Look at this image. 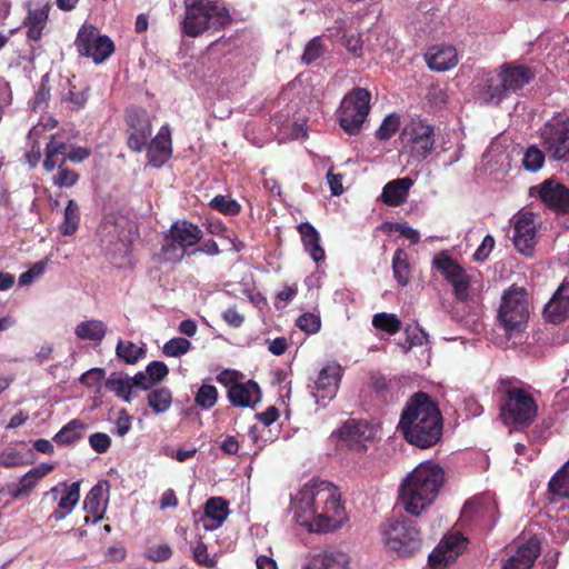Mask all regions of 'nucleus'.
Masks as SVG:
<instances>
[{
  "instance_id": "9b49d317",
  "label": "nucleus",
  "mask_w": 569,
  "mask_h": 569,
  "mask_svg": "<svg viewBox=\"0 0 569 569\" xmlns=\"http://www.w3.org/2000/svg\"><path fill=\"white\" fill-rule=\"evenodd\" d=\"M500 419L505 426L529 427L538 411L531 393H503L499 400Z\"/></svg>"
},
{
  "instance_id": "49530a36",
  "label": "nucleus",
  "mask_w": 569,
  "mask_h": 569,
  "mask_svg": "<svg viewBox=\"0 0 569 569\" xmlns=\"http://www.w3.org/2000/svg\"><path fill=\"white\" fill-rule=\"evenodd\" d=\"M106 372L102 368H92L80 377V382L83 387L89 389H94L96 391H100L103 382L106 383Z\"/></svg>"
},
{
  "instance_id": "c9c22d12",
  "label": "nucleus",
  "mask_w": 569,
  "mask_h": 569,
  "mask_svg": "<svg viewBox=\"0 0 569 569\" xmlns=\"http://www.w3.org/2000/svg\"><path fill=\"white\" fill-rule=\"evenodd\" d=\"M108 486L109 483L107 480L99 481L90 489L84 498L83 508L89 515L93 516V522H98L102 519L103 509L101 508V499L103 496L104 487Z\"/></svg>"
},
{
  "instance_id": "052dcab7",
  "label": "nucleus",
  "mask_w": 569,
  "mask_h": 569,
  "mask_svg": "<svg viewBox=\"0 0 569 569\" xmlns=\"http://www.w3.org/2000/svg\"><path fill=\"white\" fill-rule=\"evenodd\" d=\"M89 445L97 453H104L111 446V439L107 433L96 432L89 437Z\"/></svg>"
},
{
  "instance_id": "c85d7f7f",
  "label": "nucleus",
  "mask_w": 569,
  "mask_h": 569,
  "mask_svg": "<svg viewBox=\"0 0 569 569\" xmlns=\"http://www.w3.org/2000/svg\"><path fill=\"white\" fill-rule=\"evenodd\" d=\"M229 515V507L226 499L222 497L209 498L204 503V518L203 529L212 531L219 528Z\"/></svg>"
},
{
  "instance_id": "37998d69",
  "label": "nucleus",
  "mask_w": 569,
  "mask_h": 569,
  "mask_svg": "<svg viewBox=\"0 0 569 569\" xmlns=\"http://www.w3.org/2000/svg\"><path fill=\"white\" fill-rule=\"evenodd\" d=\"M372 326L389 335L397 333L401 328V321L393 313L380 312L373 316Z\"/></svg>"
},
{
  "instance_id": "b1692460",
  "label": "nucleus",
  "mask_w": 569,
  "mask_h": 569,
  "mask_svg": "<svg viewBox=\"0 0 569 569\" xmlns=\"http://www.w3.org/2000/svg\"><path fill=\"white\" fill-rule=\"evenodd\" d=\"M51 4L50 0H33L24 20L28 28L27 37L30 40L38 41L42 36Z\"/></svg>"
},
{
  "instance_id": "4468645a",
  "label": "nucleus",
  "mask_w": 569,
  "mask_h": 569,
  "mask_svg": "<svg viewBox=\"0 0 569 569\" xmlns=\"http://www.w3.org/2000/svg\"><path fill=\"white\" fill-rule=\"evenodd\" d=\"M202 237L198 226L187 222H174L166 237L162 252L168 261H179L183 258L188 247L194 246Z\"/></svg>"
},
{
  "instance_id": "69168bd1",
  "label": "nucleus",
  "mask_w": 569,
  "mask_h": 569,
  "mask_svg": "<svg viewBox=\"0 0 569 569\" xmlns=\"http://www.w3.org/2000/svg\"><path fill=\"white\" fill-rule=\"evenodd\" d=\"M67 159H64L62 156H59L52 151H49L46 149V158L43 161V167L47 171H53L56 168L59 169V167H63Z\"/></svg>"
},
{
  "instance_id": "de8ad7c7",
  "label": "nucleus",
  "mask_w": 569,
  "mask_h": 569,
  "mask_svg": "<svg viewBox=\"0 0 569 569\" xmlns=\"http://www.w3.org/2000/svg\"><path fill=\"white\" fill-rule=\"evenodd\" d=\"M192 558L199 566L208 569H213L217 566V559L214 556H210L208 552L207 545L200 538L197 545L192 548Z\"/></svg>"
},
{
  "instance_id": "423d86ee",
  "label": "nucleus",
  "mask_w": 569,
  "mask_h": 569,
  "mask_svg": "<svg viewBox=\"0 0 569 569\" xmlns=\"http://www.w3.org/2000/svg\"><path fill=\"white\" fill-rule=\"evenodd\" d=\"M385 545L400 557L420 551L422 538L416 521L405 516L391 517L381 527Z\"/></svg>"
},
{
  "instance_id": "58836bf2",
  "label": "nucleus",
  "mask_w": 569,
  "mask_h": 569,
  "mask_svg": "<svg viewBox=\"0 0 569 569\" xmlns=\"http://www.w3.org/2000/svg\"><path fill=\"white\" fill-rule=\"evenodd\" d=\"M80 222V209L78 203L70 199L64 209L63 221L60 224V231L64 236H71L78 229Z\"/></svg>"
},
{
  "instance_id": "5fc2aeb1",
  "label": "nucleus",
  "mask_w": 569,
  "mask_h": 569,
  "mask_svg": "<svg viewBox=\"0 0 569 569\" xmlns=\"http://www.w3.org/2000/svg\"><path fill=\"white\" fill-rule=\"evenodd\" d=\"M399 128V118L396 114H389L385 118L381 126L377 130V138L380 140L390 139Z\"/></svg>"
},
{
  "instance_id": "603ef678",
  "label": "nucleus",
  "mask_w": 569,
  "mask_h": 569,
  "mask_svg": "<svg viewBox=\"0 0 569 569\" xmlns=\"http://www.w3.org/2000/svg\"><path fill=\"white\" fill-rule=\"evenodd\" d=\"M78 180V173L66 167H59L58 172L52 178L53 184L59 188H71Z\"/></svg>"
},
{
  "instance_id": "4c0bfd02",
  "label": "nucleus",
  "mask_w": 569,
  "mask_h": 569,
  "mask_svg": "<svg viewBox=\"0 0 569 569\" xmlns=\"http://www.w3.org/2000/svg\"><path fill=\"white\" fill-rule=\"evenodd\" d=\"M116 353L119 359L128 365H134L146 356L143 348L131 341H124L121 339L117 343Z\"/></svg>"
},
{
  "instance_id": "13d9d810",
  "label": "nucleus",
  "mask_w": 569,
  "mask_h": 569,
  "mask_svg": "<svg viewBox=\"0 0 569 569\" xmlns=\"http://www.w3.org/2000/svg\"><path fill=\"white\" fill-rule=\"evenodd\" d=\"M406 333L407 340L403 345L405 352L409 351L415 346H423L428 342V335L421 328H416L413 330L407 328Z\"/></svg>"
},
{
  "instance_id": "393cba45",
  "label": "nucleus",
  "mask_w": 569,
  "mask_h": 569,
  "mask_svg": "<svg viewBox=\"0 0 569 569\" xmlns=\"http://www.w3.org/2000/svg\"><path fill=\"white\" fill-rule=\"evenodd\" d=\"M548 322L558 325L569 315V283L563 281L543 309Z\"/></svg>"
},
{
  "instance_id": "1a4fd4ad",
  "label": "nucleus",
  "mask_w": 569,
  "mask_h": 569,
  "mask_svg": "<svg viewBox=\"0 0 569 569\" xmlns=\"http://www.w3.org/2000/svg\"><path fill=\"white\" fill-rule=\"evenodd\" d=\"M370 92L363 88H356L343 97L337 116L346 133L356 136L361 131L370 112Z\"/></svg>"
},
{
  "instance_id": "4be33fe9",
  "label": "nucleus",
  "mask_w": 569,
  "mask_h": 569,
  "mask_svg": "<svg viewBox=\"0 0 569 569\" xmlns=\"http://www.w3.org/2000/svg\"><path fill=\"white\" fill-rule=\"evenodd\" d=\"M541 552V543L537 537L519 541L515 551L506 561L503 569H530Z\"/></svg>"
},
{
  "instance_id": "f257e3e1",
  "label": "nucleus",
  "mask_w": 569,
  "mask_h": 569,
  "mask_svg": "<svg viewBox=\"0 0 569 569\" xmlns=\"http://www.w3.org/2000/svg\"><path fill=\"white\" fill-rule=\"evenodd\" d=\"M290 502L296 521L310 532L332 531L347 519L340 493L328 481H308Z\"/></svg>"
},
{
  "instance_id": "f8f14e48",
  "label": "nucleus",
  "mask_w": 569,
  "mask_h": 569,
  "mask_svg": "<svg viewBox=\"0 0 569 569\" xmlns=\"http://www.w3.org/2000/svg\"><path fill=\"white\" fill-rule=\"evenodd\" d=\"M169 370L164 362L152 361L144 371H140L133 377L123 372H112L106 381L107 391H131L133 387L144 390L160 382Z\"/></svg>"
},
{
  "instance_id": "bf43d9fd",
  "label": "nucleus",
  "mask_w": 569,
  "mask_h": 569,
  "mask_svg": "<svg viewBox=\"0 0 569 569\" xmlns=\"http://www.w3.org/2000/svg\"><path fill=\"white\" fill-rule=\"evenodd\" d=\"M530 387L515 377L500 378L496 391H529Z\"/></svg>"
},
{
  "instance_id": "864d4df0",
  "label": "nucleus",
  "mask_w": 569,
  "mask_h": 569,
  "mask_svg": "<svg viewBox=\"0 0 569 569\" xmlns=\"http://www.w3.org/2000/svg\"><path fill=\"white\" fill-rule=\"evenodd\" d=\"M322 53H323L322 39L320 37H316L307 43L301 59L306 64H310L313 61H316Z\"/></svg>"
},
{
  "instance_id": "cd10ccee",
  "label": "nucleus",
  "mask_w": 569,
  "mask_h": 569,
  "mask_svg": "<svg viewBox=\"0 0 569 569\" xmlns=\"http://www.w3.org/2000/svg\"><path fill=\"white\" fill-rule=\"evenodd\" d=\"M428 67L435 71H447L458 63V53L452 46H435L426 54Z\"/></svg>"
},
{
  "instance_id": "c03bdc74",
  "label": "nucleus",
  "mask_w": 569,
  "mask_h": 569,
  "mask_svg": "<svg viewBox=\"0 0 569 569\" xmlns=\"http://www.w3.org/2000/svg\"><path fill=\"white\" fill-rule=\"evenodd\" d=\"M546 157L547 154L542 148L530 146L523 154L522 164L526 170L536 172L542 168Z\"/></svg>"
},
{
  "instance_id": "a211bd4d",
  "label": "nucleus",
  "mask_w": 569,
  "mask_h": 569,
  "mask_svg": "<svg viewBox=\"0 0 569 569\" xmlns=\"http://www.w3.org/2000/svg\"><path fill=\"white\" fill-rule=\"evenodd\" d=\"M530 196L539 198L545 206L557 213L569 212V188L556 179H547L531 187Z\"/></svg>"
},
{
  "instance_id": "aec40b11",
  "label": "nucleus",
  "mask_w": 569,
  "mask_h": 569,
  "mask_svg": "<svg viewBox=\"0 0 569 569\" xmlns=\"http://www.w3.org/2000/svg\"><path fill=\"white\" fill-rule=\"evenodd\" d=\"M129 127L128 147L133 151H142L151 136L152 127L146 110L130 108L127 111Z\"/></svg>"
},
{
  "instance_id": "6ab92c4d",
  "label": "nucleus",
  "mask_w": 569,
  "mask_h": 569,
  "mask_svg": "<svg viewBox=\"0 0 569 569\" xmlns=\"http://www.w3.org/2000/svg\"><path fill=\"white\" fill-rule=\"evenodd\" d=\"M537 217L531 211L518 213L513 219V244L523 256L530 257L537 243Z\"/></svg>"
},
{
  "instance_id": "dca6fc26",
  "label": "nucleus",
  "mask_w": 569,
  "mask_h": 569,
  "mask_svg": "<svg viewBox=\"0 0 569 569\" xmlns=\"http://www.w3.org/2000/svg\"><path fill=\"white\" fill-rule=\"evenodd\" d=\"M377 428L365 419H348L338 429L339 440L351 451L362 452L377 436Z\"/></svg>"
},
{
  "instance_id": "79ce46f5",
  "label": "nucleus",
  "mask_w": 569,
  "mask_h": 569,
  "mask_svg": "<svg viewBox=\"0 0 569 569\" xmlns=\"http://www.w3.org/2000/svg\"><path fill=\"white\" fill-rule=\"evenodd\" d=\"M244 376L237 370H223L217 376V381L228 391H250L243 386Z\"/></svg>"
},
{
  "instance_id": "0e129e2a",
  "label": "nucleus",
  "mask_w": 569,
  "mask_h": 569,
  "mask_svg": "<svg viewBox=\"0 0 569 569\" xmlns=\"http://www.w3.org/2000/svg\"><path fill=\"white\" fill-rule=\"evenodd\" d=\"M131 428V417L128 415V412L122 409L119 411V415L114 421V432L119 437H123L129 432Z\"/></svg>"
},
{
  "instance_id": "6e6552de",
  "label": "nucleus",
  "mask_w": 569,
  "mask_h": 569,
  "mask_svg": "<svg viewBox=\"0 0 569 569\" xmlns=\"http://www.w3.org/2000/svg\"><path fill=\"white\" fill-rule=\"evenodd\" d=\"M540 146L552 161H569V116L559 113L539 131Z\"/></svg>"
},
{
  "instance_id": "680f3d73",
  "label": "nucleus",
  "mask_w": 569,
  "mask_h": 569,
  "mask_svg": "<svg viewBox=\"0 0 569 569\" xmlns=\"http://www.w3.org/2000/svg\"><path fill=\"white\" fill-rule=\"evenodd\" d=\"M172 556V550L169 545H158L150 547L147 550V558L156 561L161 562L168 560Z\"/></svg>"
},
{
  "instance_id": "412c9836",
  "label": "nucleus",
  "mask_w": 569,
  "mask_h": 569,
  "mask_svg": "<svg viewBox=\"0 0 569 569\" xmlns=\"http://www.w3.org/2000/svg\"><path fill=\"white\" fill-rule=\"evenodd\" d=\"M468 539L460 532L446 535L429 555V563L432 568L448 565L453 561L467 548Z\"/></svg>"
},
{
  "instance_id": "3c124183",
  "label": "nucleus",
  "mask_w": 569,
  "mask_h": 569,
  "mask_svg": "<svg viewBox=\"0 0 569 569\" xmlns=\"http://www.w3.org/2000/svg\"><path fill=\"white\" fill-rule=\"evenodd\" d=\"M191 343L186 338H172L163 346V353L167 357H180L188 352Z\"/></svg>"
},
{
  "instance_id": "0eeeda50",
  "label": "nucleus",
  "mask_w": 569,
  "mask_h": 569,
  "mask_svg": "<svg viewBox=\"0 0 569 569\" xmlns=\"http://www.w3.org/2000/svg\"><path fill=\"white\" fill-rule=\"evenodd\" d=\"M533 78L531 70L525 66L505 63L497 74H488L481 91L487 103H499L509 93L522 89Z\"/></svg>"
},
{
  "instance_id": "7ed1b4c3",
  "label": "nucleus",
  "mask_w": 569,
  "mask_h": 569,
  "mask_svg": "<svg viewBox=\"0 0 569 569\" xmlns=\"http://www.w3.org/2000/svg\"><path fill=\"white\" fill-rule=\"evenodd\" d=\"M445 483V470L432 461L417 466L402 481L399 495L405 510L419 516L432 505Z\"/></svg>"
},
{
  "instance_id": "c756f323",
  "label": "nucleus",
  "mask_w": 569,
  "mask_h": 569,
  "mask_svg": "<svg viewBox=\"0 0 569 569\" xmlns=\"http://www.w3.org/2000/svg\"><path fill=\"white\" fill-rule=\"evenodd\" d=\"M297 229L300 233L306 252H308L316 263L323 261L326 253L320 243L321 239L318 230L310 222H301Z\"/></svg>"
},
{
  "instance_id": "a19ab883",
  "label": "nucleus",
  "mask_w": 569,
  "mask_h": 569,
  "mask_svg": "<svg viewBox=\"0 0 569 569\" xmlns=\"http://www.w3.org/2000/svg\"><path fill=\"white\" fill-rule=\"evenodd\" d=\"M38 480L28 471L24 473L17 483L8 486V492L12 499H20L27 497L37 487Z\"/></svg>"
},
{
  "instance_id": "a18cd8bd",
  "label": "nucleus",
  "mask_w": 569,
  "mask_h": 569,
  "mask_svg": "<svg viewBox=\"0 0 569 569\" xmlns=\"http://www.w3.org/2000/svg\"><path fill=\"white\" fill-rule=\"evenodd\" d=\"M48 267V259L34 262L26 272L19 276L18 283L21 287L30 286L36 280L40 279Z\"/></svg>"
},
{
  "instance_id": "bb28decb",
  "label": "nucleus",
  "mask_w": 569,
  "mask_h": 569,
  "mask_svg": "<svg viewBox=\"0 0 569 569\" xmlns=\"http://www.w3.org/2000/svg\"><path fill=\"white\" fill-rule=\"evenodd\" d=\"M60 486L62 488L61 496L59 497L57 508L50 516L56 521H61L70 515L80 499V481H74L70 485L62 482Z\"/></svg>"
},
{
  "instance_id": "f03ea898",
  "label": "nucleus",
  "mask_w": 569,
  "mask_h": 569,
  "mask_svg": "<svg viewBox=\"0 0 569 569\" xmlns=\"http://www.w3.org/2000/svg\"><path fill=\"white\" fill-rule=\"evenodd\" d=\"M399 429L407 442L420 449L436 446L442 439L443 419L438 405L428 393H413L403 408Z\"/></svg>"
},
{
  "instance_id": "ea45409f",
  "label": "nucleus",
  "mask_w": 569,
  "mask_h": 569,
  "mask_svg": "<svg viewBox=\"0 0 569 569\" xmlns=\"http://www.w3.org/2000/svg\"><path fill=\"white\" fill-rule=\"evenodd\" d=\"M549 490L555 495L569 497V460L550 479Z\"/></svg>"
},
{
  "instance_id": "a878e982",
  "label": "nucleus",
  "mask_w": 569,
  "mask_h": 569,
  "mask_svg": "<svg viewBox=\"0 0 569 569\" xmlns=\"http://www.w3.org/2000/svg\"><path fill=\"white\" fill-rule=\"evenodd\" d=\"M493 509L492 502L476 497L466 501L461 510L460 520L462 523L487 525L492 522Z\"/></svg>"
},
{
  "instance_id": "2eb2a0df",
  "label": "nucleus",
  "mask_w": 569,
  "mask_h": 569,
  "mask_svg": "<svg viewBox=\"0 0 569 569\" xmlns=\"http://www.w3.org/2000/svg\"><path fill=\"white\" fill-rule=\"evenodd\" d=\"M76 46L80 54L92 58L97 64L107 60L114 51L111 39L101 36L92 26H83L79 30Z\"/></svg>"
},
{
  "instance_id": "f704fd0d",
  "label": "nucleus",
  "mask_w": 569,
  "mask_h": 569,
  "mask_svg": "<svg viewBox=\"0 0 569 569\" xmlns=\"http://www.w3.org/2000/svg\"><path fill=\"white\" fill-rule=\"evenodd\" d=\"M84 430L86 425L78 419H73L63 426L52 440L59 446H71L83 438Z\"/></svg>"
},
{
  "instance_id": "7c9ffc66",
  "label": "nucleus",
  "mask_w": 569,
  "mask_h": 569,
  "mask_svg": "<svg viewBox=\"0 0 569 569\" xmlns=\"http://www.w3.org/2000/svg\"><path fill=\"white\" fill-rule=\"evenodd\" d=\"M413 181L411 178L405 177L388 182L381 193V199L387 206L396 207L403 203L408 197L409 190Z\"/></svg>"
},
{
  "instance_id": "72a5a7b5",
  "label": "nucleus",
  "mask_w": 569,
  "mask_h": 569,
  "mask_svg": "<svg viewBox=\"0 0 569 569\" xmlns=\"http://www.w3.org/2000/svg\"><path fill=\"white\" fill-rule=\"evenodd\" d=\"M343 369L337 362L327 363L319 372L317 388L322 391H337L340 387Z\"/></svg>"
},
{
  "instance_id": "4d7b16f0",
  "label": "nucleus",
  "mask_w": 569,
  "mask_h": 569,
  "mask_svg": "<svg viewBox=\"0 0 569 569\" xmlns=\"http://www.w3.org/2000/svg\"><path fill=\"white\" fill-rule=\"evenodd\" d=\"M172 393H148V403L156 413L164 412L171 406Z\"/></svg>"
},
{
  "instance_id": "ddd939ff",
  "label": "nucleus",
  "mask_w": 569,
  "mask_h": 569,
  "mask_svg": "<svg viewBox=\"0 0 569 569\" xmlns=\"http://www.w3.org/2000/svg\"><path fill=\"white\" fill-rule=\"evenodd\" d=\"M401 139L411 157L421 161L428 158L435 147V129L426 120L412 119L401 132Z\"/></svg>"
},
{
  "instance_id": "338daca9",
  "label": "nucleus",
  "mask_w": 569,
  "mask_h": 569,
  "mask_svg": "<svg viewBox=\"0 0 569 569\" xmlns=\"http://www.w3.org/2000/svg\"><path fill=\"white\" fill-rule=\"evenodd\" d=\"M297 295V288L292 286H286L282 290L277 293V302L274 307L282 309L287 302L292 300Z\"/></svg>"
},
{
  "instance_id": "2f4dec72",
  "label": "nucleus",
  "mask_w": 569,
  "mask_h": 569,
  "mask_svg": "<svg viewBox=\"0 0 569 569\" xmlns=\"http://www.w3.org/2000/svg\"><path fill=\"white\" fill-rule=\"evenodd\" d=\"M107 333V326L102 320L89 319L79 322L74 328V335L80 340L100 343Z\"/></svg>"
},
{
  "instance_id": "f3484780",
  "label": "nucleus",
  "mask_w": 569,
  "mask_h": 569,
  "mask_svg": "<svg viewBox=\"0 0 569 569\" xmlns=\"http://www.w3.org/2000/svg\"><path fill=\"white\" fill-rule=\"evenodd\" d=\"M432 263L452 286L456 298L466 301L470 289V276L466 270L446 252L437 254Z\"/></svg>"
},
{
  "instance_id": "e433bc0d",
  "label": "nucleus",
  "mask_w": 569,
  "mask_h": 569,
  "mask_svg": "<svg viewBox=\"0 0 569 569\" xmlns=\"http://www.w3.org/2000/svg\"><path fill=\"white\" fill-rule=\"evenodd\" d=\"M392 271L396 281L400 286H407L409 282L410 264L408 254L403 249H397L392 257Z\"/></svg>"
},
{
  "instance_id": "5701e85b",
  "label": "nucleus",
  "mask_w": 569,
  "mask_h": 569,
  "mask_svg": "<svg viewBox=\"0 0 569 569\" xmlns=\"http://www.w3.org/2000/svg\"><path fill=\"white\" fill-rule=\"evenodd\" d=\"M171 153V131L169 126L164 124L150 141L148 149L149 164L153 168H160L169 160Z\"/></svg>"
},
{
  "instance_id": "9d476101",
  "label": "nucleus",
  "mask_w": 569,
  "mask_h": 569,
  "mask_svg": "<svg viewBox=\"0 0 569 569\" xmlns=\"http://www.w3.org/2000/svg\"><path fill=\"white\" fill-rule=\"evenodd\" d=\"M102 246L112 261L126 258L130 253L133 241V227L124 218L112 220L107 218L100 226Z\"/></svg>"
},
{
  "instance_id": "20e7f679",
  "label": "nucleus",
  "mask_w": 569,
  "mask_h": 569,
  "mask_svg": "<svg viewBox=\"0 0 569 569\" xmlns=\"http://www.w3.org/2000/svg\"><path fill=\"white\" fill-rule=\"evenodd\" d=\"M230 20L229 11L219 1L193 0L186 2L183 30L189 37H198L204 31L223 29Z\"/></svg>"
},
{
  "instance_id": "e2e57ef3",
  "label": "nucleus",
  "mask_w": 569,
  "mask_h": 569,
  "mask_svg": "<svg viewBox=\"0 0 569 569\" xmlns=\"http://www.w3.org/2000/svg\"><path fill=\"white\" fill-rule=\"evenodd\" d=\"M495 243L496 241L493 237L491 234H487L482 239L481 244L477 248L473 254V259L479 262L485 261L489 257L492 249L495 248Z\"/></svg>"
},
{
  "instance_id": "473e14b6",
  "label": "nucleus",
  "mask_w": 569,
  "mask_h": 569,
  "mask_svg": "<svg viewBox=\"0 0 569 569\" xmlns=\"http://www.w3.org/2000/svg\"><path fill=\"white\" fill-rule=\"evenodd\" d=\"M306 569H350L348 556L339 551H325L311 560Z\"/></svg>"
},
{
  "instance_id": "774afa93",
  "label": "nucleus",
  "mask_w": 569,
  "mask_h": 569,
  "mask_svg": "<svg viewBox=\"0 0 569 569\" xmlns=\"http://www.w3.org/2000/svg\"><path fill=\"white\" fill-rule=\"evenodd\" d=\"M223 320L233 328H239L244 321V317L236 308H228L222 312Z\"/></svg>"
},
{
  "instance_id": "8fccbe9b",
  "label": "nucleus",
  "mask_w": 569,
  "mask_h": 569,
  "mask_svg": "<svg viewBox=\"0 0 569 569\" xmlns=\"http://www.w3.org/2000/svg\"><path fill=\"white\" fill-rule=\"evenodd\" d=\"M552 56L557 62V67L566 69L569 67V38L558 37L552 49Z\"/></svg>"
},
{
  "instance_id": "09e8293b",
  "label": "nucleus",
  "mask_w": 569,
  "mask_h": 569,
  "mask_svg": "<svg viewBox=\"0 0 569 569\" xmlns=\"http://www.w3.org/2000/svg\"><path fill=\"white\" fill-rule=\"evenodd\" d=\"M210 207L212 209L218 210L221 213L229 214V216H236L240 212L241 206L238 203V201L230 199L226 196H216L210 201Z\"/></svg>"
},
{
  "instance_id": "39448f33",
  "label": "nucleus",
  "mask_w": 569,
  "mask_h": 569,
  "mask_svg": "<svg viewBox=\"0 0 569 569\" xmlns=\"http://www.w3.org/2000/svg\"><path fill=\"white\" fill-rule=\"evenodd\" d=\"M529 315L526 290L511 286L503 292L498 309V327L503 330L508 340L516 339L526 330Z\"/></svg>"
},
{
  "instance_id": "6e6d98bb",
  "label": "nucleus",
  "mask_w": 569,
  "mask_h": 569,
  "mask_svg": "<svg viewBox=\"0 0 569 569\" xmlns=\"http://www.w3.org/2000/svg\"><path fill=\"white\" fill-rule=\"evenodd\" d=\"M297 327L307 333H316L320 330V317L315 313H303L297 319Z\"/></svg>"
}]
</instances>
